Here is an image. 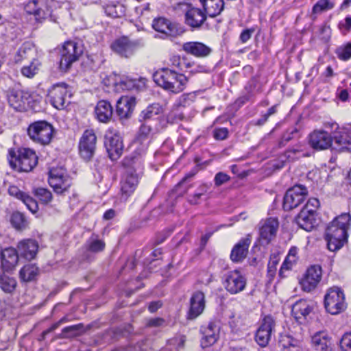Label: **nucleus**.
I'll use <instances>...</instances> for the list:
<instances>
[{"label":"nucleus","mask_w":351,"mask_h":351,"mask_svg":"<svg viewBox=\"0 0 351 351\" xmlns=\"http://www.w3.org/2000/svg\"><path fill=\"white\" fill-rule=\"evenodd\" d=\"M35 52L34 46L32 43L25 42L18 49L14 61L15 63H21L23 60L31 58Z\"/></svg>","instance_id":"e433bc0d"},{"label":"nucleus","mask_w":351,"mask_h":351,"mask_svg":"<svg viewBox=\"0 0 351 351\" xmlns=\"http://www.w3.org/2000/svg\"><path fill=\"white\" fill-rule=\"evenodd\" d=\"M21 201L32 213H36L38 211V205L37 202L27 194L25 193Z\"/></svg>","instance_id":"5fc2aeb1"},{"label":"nucleus","mask_w":351,"mask_h":351,"mask_svg":"<svg viewBox=\"0 0 351 351\" xmlns=\"http://www.w3.org/2000/svg\"><path fill=\"white\" fill-rule=\"evenodd\" d=\"M230 179V177L228 174L223 172H219L215 176V184L216 186H219L228 182Z\"/></svg>","instance_id":"bf43d9fd"},{"label":"nucleus","mask_w":351,"mask_h":351,"mask_svg":"<svg viewBox=\"0 0 351 351\" xmlns=\"http://www.w3.org/2000/svg\"><path fill=\"white\" fill-rule=\"evenodd\" d=\"M204 12L206 16L215 17L219 15L223 10L224 3L223 0H199Z\"/></svg>","instance_id":"473e14b6"},{"label":"nucleus","mask_w":351,"mask_h":351,"mask_svg":"<svg viewBox=\"0 0 351 351\" xmlns=\"http://www.w3.org/2000/svg\"><path fill=\"white\" fill-rule=\"evenodd\" d=\"M340 346L343 351H351V332L343 335L340 341Z\"/></svg>","instance_id":"13d9d810"},{"label":"nucleus","mask_w":351,"mask_h":351,"mask_svg":"<svg viewBox=\"0 0 351 351\" xmlns=\"http://www.w3.org/2000/svg\"><path fill=\"white\" fill-rule=\"evenodd\" d=\"M82 54V50L77 43L65 42L60 51V69L61 71H68L72 64L78 60Z\"/></svg>","instance_id":"1a4fd4ad"},{"label":"nucleus","mask_w":351,"mask_h":351,"mask_svg":"<svg viewBox=\"0 0 351 351\" xmlns=\"http://www.w3.org/2000/svg\"><path fill=\"white\" fill-rule=\"evenodd\" d=\"M38 273V267L34 264H27L20 270L19 278L22 282H27L35 280Z\"/></svg>","instance_id":"58836bf2"},{"label":"nucleus","mask_w":351,"mask_h":351,"mask_svg":"<svg viewBox=\"0 0 351 351\" xmlns=\"http://www.w3.org/2000/svg\"><path fill=\"white\" fill-rule=\"evenodd\" d=\"M332 143L334 149L339 152H351V129H339L334 134Z\"/></svg>","instance_id":"b1692460"},{"label":"nucleus","mask_w":351,"mask_h":351,"mask_svg":"<svg viewBox=\"0 0 351 351\" xmlns=\"http://www.w3.org/2000/svg\"><path fill=\"white\" fill-rule=\"evenodd\" d=\"M95 114L100 122L109 121L112 116V107L110 102L105 100L99 101L95 107Z\"/></svg>","instance_id":"f704fd0d"},{"label":"nucleus","mask_w":351,"mask_h":351,"mask_svg":"<svg viewBox=\"0 0 351 351\" xmlns=\"http://www.w3.org/2000/svg\"><path fill=\"white\" fill-rule=\"evenodd\" d=\"M106 12L112 17H120L123 12V6L121 5L109 6Z\"/></svg>","instance_id":"052dcab7"},{"label":"nucleus","mask_w":351,"mask_h":351,"mask_svg":"<svg viewBox=\"0 0 351 351\" xmlns=\"http://www.w3.org/2000/svg\"><path fill=\"white\" fill-rule=\"evenodd\" d=\"M108 80L112 82V83L108 84V86L112 85L117 92L125 90H141L145 86L146 82V80L143 77L136 79L129 76L117 75L116 74L110 75Z\"/></svg>","instance_id":"6e6552de"},{"label":"nucleus","mask_w":351,"mask_h":351,"mask_svg":"<svg viewBox=\"0 0 351 351\" xmlns=\"http://www.w3.org/2000/svg\"><path fill=\"white\" fill-rule=\"evenodd\" d=\"M300 152L298 149H292L287 150L284 155L280 156V164L276 163L274 165V167L276 169H280L284 167L287 160H293L297 158L296 155Z\"/></svg>","instance_id":"a18cd8bd"},{"label":"nucleus","mask_w":351,"mask_h":351,"mask_svg":"<svg viewBox=\"0 0 351 351\" xmlns=\"http://www.w3.org/2000/svg\"><path fill=\"white\" fill-rule=\"evenodd\" d=\"M322 267L315 265L310 267L300 281L302 289L306 292L315 289L322 278Z\"/></svg>","instance_id":"412c9836"},{"label":"nucleus","mask_w":351,"mask_h":351,"mask_svg":"<svg viewBox=\"0 0 351 351\" xmlns=\"http://www.w3.org/2000/svg\"><path fill=\"white\" fill-rule=\"evenodd\" d=\"M250 244V240L243 239L239 241L232 250L230 258L234 263L241 262L248 253V248Z\"/></svg>","instance_id":"2f4dec72"},{"label":"nucleus","mask_w":351,"mask_h":351,"mask_svg":"<svg viewBox=\"0 0 351 351\" xmlns=\"http://www.w3.org/2000/svg\"><path fill=\"white\" fill-rule=\"evenodd\" d=\"M162 112V106L159 104L154 103L148 106L145 109L142 110L139 116V120L140 121L147 123L148 121L154 119Z\"/></svg>","instance_id":"4c0bfd02"},{"label":"nucleus","mask_w":351,"mask_h":351,"mask_svg":"<svg viewBox=\"0 0 351 351\" xmlns=\"http://www.w3.org/2000/svg\"><path fill=\"white\" fill-rule=\"evenodd\" d=\"M205 308V295L202 291L195 292L190 300L188 318L193 319L201 315Z\"/></svg>","instance_id":"bb28decb"},{"label":"nucleus","mask_w":351,"mask_h":351,"mask_svg":"<svg viewBox=\"0 0 351 351\" xmlns=\"http://www.w3.org/2000/svg\"><path fill=\"white\" fill-rule=\"evenodd\" d=\"M298 247L293 246L290 248L288 254L286 256L285 260L284 261L279 271V275L280 276H282L284 270H290L293 265L297 263L298 260Z\"/></svg>","instance_id":"ea45409f"},{"label":"nucleus","mask_w":351,"mask_h":351,"mask_svg":"<svg viewBox=\"0 0 351 351\" xmlns=\"http://www.w3.org/2000/svg\"><path fill=\"white\" fill-rule=\"evenodd\" d=\"M18 252L21 256L26 259L34 258L38 249V243L33 239H25L18 244Z\"/></svg>","instance_id":"c756f323"},{"label":"nucleus","mask_w":351,"mask_h":351,"mask_svg":"<svg viewBox=\"0 0 351 351\" xmlns=\"http://www.w3.org/2000/svg\"><path fill=\"white\" fill-rule=\"evenodd\" d=\"M296 223L307 232L311 231L317 225L315 215L300 211L295 217Z\"/></svg>","instance_id":"c9c22d12"},{"label":"nucleus","mask_w":351,"mask_h":351,"mask_svg":"<svg viewBox=\"0 0 351 351\" xmlns=\"http://www.w3.org/2000/svg\"><path fill=\"white\" fill-rule=\"evenodd\" d=\"M51 105L57 109H64L70 101L68 99L71 93L65 83H59L53 85L48 90L47 95Z\"/></svg>","instance_id":"9b49d317"},{"label":"nucleus","mask_w":351,"mask_h":351,"mask_svg":"<svg viewBox=\"0 0 351 351\" xmlns=\"http://www.w3.org/2000/svg\"><path fill=\"white\" fill-rule=\"evenodd\" d=\"M7 97L10 106L16 110H27L30 99V95L27 92L12 89L8 91Z\"/></svg>","instance_id":"5701e85b"},{"label":"nucleus","mask_w":351,"mask_h":351,"mask_svg":"<svg viewBox=\"0 0 351 351\" xmlns=\"http://www.w3.org/2000/svg\"><path fill=\"white\" fill-rule=\"evenodd\" d=\"M206 189L204 186H202L201 191L199 193H195L189 198V202L191 204H199V200L201 197L206 193Z\"/></svg>","instance_id":"774afa93"},{"label":"nucleus","mask_w":351,"mask_h":351,"mask_svg":"<svg viewBox=\"0 0 351 351\" xmlns=\"http://www.w3.org/2000/svg\"><path fill=\"white\" fill-rule=\"evenodd\" d=\"M152 132V128L150 125L147 124V122L141 124L138 134L137 136V141L139 143H143L144 141H146L149 137L151 133Z\"/></svg>","instance_id":"3c124183"},{"label":"nucleus","mask_w":351,"mask_h":351,"mask_svg":"<svg viewBox=\"0 0 351 351\" xmlns=\"http://www.w3.org/2000/svg\"><path fill=\"white\" fill-rule=\"evenodd\" d=\"M21 201L32 213H36L38 211V205L37 202L27 194L25 193Z\"/></svg>","instance_id":"6e6d98bb"},{"label":"nucleus","mask_w":351,"mask_h":351,"mask_svg":"<svg viewBox=\"0 0 351 351\" xmlns=\"http://www.w3.org/2000/svg\"><path fill=\"white\" fill-rule=\"evenodd\" d=\"M97 137L93 130L84 132L79 143L80 154L82 158L89 160L93 156L95 149Z\"/></svg>","instance_id":"f3484780"},{"label":"nucleus","mask_w":351,"mask_h":351,"mask_svg":"<svg viewBox=\"0 0 351 351\" xmlns=\"http://www.w3.org/2000/svg\"><path fill=\"white\" fill-rule=\"evenodd\" d=\"M223 285L231 294L242 291L246 286V279L238 270L231 271L226 276Z\"/></svg>","instance_id":"6ab92c4d"},{"label":"nucleus","mask_w":351,"mask_h":351,"mask_svg":"<svg viewBox=\"0 0 351 351\" xmlns=\"http://www.w3.org/2000/svg\"><path fill=\"white\" fill-rule=\"evenodd\" d=\"M279 257L278 255L272 254L269 258V261L267 265V276L269 280H271L276 274L277 265L279 263Z\"/></svg>","instance_id":"09e8293b"},{"label":"nucleus","mask_w":351,"mask_h":351,"mask_svg":"<svg viewBox=\"0 0 351 351\" xmlns=\"http://www.w3.org/2000/svg\"><path fill=\"white\" fill-rule=\"evenodd\" d=\"M313 346L317 350L330 351V339L328 334L324 331L316 332L311 338Z\"/></svg>","instance_id":"72a5a7b5"},{"label":"nucleus","mask_w":351,"mask_h":351,"mask_svg":"<svg viewBox=\"0 0 351 351\" xmlns=\"http://www.w3.org/2000/svg\"><path fill=\"white\" fill-rule=\"evenodd\" d=\"M207 16L201 9L187 5L184 14V22L192 29H199L204 24Z\"/></svg>","instance_id":"aec40b11"},{"label":"nucleus","mask_w":351,"mask_h":351,"mask_svg":"<svg viewBox=\"0 0 351 351\" xmlns=\"http://www.w3.org/2000/svg\"><path fill=\"white\" fill-rule=\"evenodd\" d=\"M27 134L34 142L46 145L51 141L54 129L51 124L45 121H37L29 125Z\"/></svg>","instance_id":"39448f33"},{"label":"nucleus","mask_w":351,"mask_h":351,"mask_svg":"<svg viewBox=\"0 0 351 351\" xmlns=\"http://www.w3.org/2000/svg\"><path fill=\"white\" fill-rule=\"evenodd\" d=\"M319 206V202L317 198H311L308 200L301 211L306 212L308 214L316 215V210Z\"/></svg>","instance_id":"864d4df0"},{"label":"nucleus","mask_w":351,"mask_h":351,"mask_svg":"<svg viewBox=\"0 0 351 351\" xmlns=\"http://www.w3.org/2000/svg\"><path fill=\"white\" fill-rule=\"evenodd\" d=\"M335 7V3L330 0H319L313 7V14H319L322 12L331 10Z\"/></svg>","instance_id":"49530a36"},{"label":"nucleus","mask_w":351,"mask_h":351,"mask_svg":"<svg viewBox=\"0 0 351 351\" xmlns=\"http://www.w3.org/2000/svg\"><path fill=\"white\" fill-rule=\"evenodd\" d=\"M228 134V130L226 128H220L215 129L214 131V137L217 140H224L227 138Z\"/></svg>","instance_id":"680f3d73"},{"label":"nucleus","mask_w":351,"mask_h":351,"mask_svg":"<svg viewBox=\"0 0 351 351\" xmlns=\"http://www.w3.org/2000/svg\"><path fill=\"white\" fill-rule=\"evenodd\" d=\"M219 325L217 322H209L208 324L202 328V338L201 345L203 348L213 345L218 339L219 335Z\"/></svg>","instance_id":"393cba45"},{"label":"nucleus","mask_w":351,"mask_h":351,"mask_svg":"<svg viewBox=\"0 0 351 351\" xmlns=\"http://www.w3.org/2000/svg\"><path fill=\"white\" fill-rule=\"evenodd\" d=\"M136 105L134 97H121L117 102L116 112L120 119L128 118Z\"/></svg>","instance_id":"c85d7f7f"},{"label":"nucleus","mask_w":351,"mask_h":351,"mask_svg":"<svg viewBox=\"0 0 351 351\" xmlns=\"http://www.w3.org/2000/svg\"><path fill=\"white\" fill-rule=\"evenodd\" d=\"M170 62L171 65L177 68L179 71L183 70V65L185 64L184 60H182L180 56H173L171 58Z\"/></svg>","instance_id":"0e129e2a"},{"label":"nucleus","mask_w":351,"mask_h":351,"mask_svg":"<svg viewBox=\"0 0 351 351\" xmlns=\"http://www.w3.org/2000/svg\"><path fill=\"white\" fill-rule=\"evenodd\" d=\"M104 145L112 160H118L123 154V145L122 138L119 132L109 128L105 134Z\"/></svg>","instance_id":"9d476101"},{"label":"nucleus","mask_w":351,"mask_h":351,"mask_svg":"<svg viewBox=\"0 0 351 351\" xmlns=\"http://www.w3.org/2000/svg\"><path fill=\"white\" fill-rule=\"evenodd\" d=\"M298 133V130L294 128L291 130H287L285 132L279 141V147L285 146L289 141L293 139L295 135Z\"/></svg>","instance_id":"4d7b16f0"},{"label":"nucleus","mask_w":351,"mask_h":351,"mask_svg":"<svg viewBox=\"0 0 351 351\" xmlns=\"http://www.w3.org/2000/svg\"><path fill=\"white\" fill-rule=\"evenodd\" d=\"M308 143L315 150H325L332 145V136L322 130H315L308 136Z\"/></svg>","instance_id":"a211bd4d"},{"label":"nucleus","mask_w":351,"mask_h":351,"mask_svg":"<svg viewBox=\"0 0 351 351\" xmlns=\"http://www.w3.org/2000/svg\"><path fill=\"white\" fill-rule=\"evenodd\" d=\"M307 194V189L301 184L295 185L288 189L284 196V209L290 210L296 208L305 199Z\"/></svg>","instance_id":"ddd939ff"},{"label":"nucleus","mask_w":351,"mask_h":351,"mask_svg":"<svg viewBox=\"0 0 351 351\" xmlns=\"http://www.w3.org/2000/svg\"><path fill=\"white\" fill-rule=\"evenodd\" d=\"M337 58L343 61H347L351 58V43H348L346 45L339 46L335 50Z\"/></svg>","instance_id":"de8ad7c7"},{"label":"nucleus","mask_w":351,"mask_h":351,"mask_svg":"<svg viewBox=\"0 0 351 351\" xmlns=\"http://www.w3.org/2000/svg\"><path fill=\"white\" fill-rule=\"evenodd\" d=\"M183 50L196 57H206L211 52V49L199 42H188L183 45Z\"/></svg>","instance_id":"7c9ffc66"},{"label":"nucleus","mask_w":351,"mask_h":351,"mask_svg":"<svg viewBox=\"0 0 351 351\" xmlns=\"http://www.w3.org/2000/svg\"><path fill=\"white\" fill-rule=\"evenodd\" d=\"M147 148V144L144 145L138 154L139 156L143 154ZM124 165L128 167V169L121 182V199L126 201L134 192L139 182V176L136 171L142 169L141 157L136 156L127 157L124 160Z\"/></svg>","instance_id":"f257e3e1"},{"label":"nucleus","mask_w":351,"mask_h":351,"mask_svg":"<svg viewBox=\"0 0 351 351\" xmlns=\"http://www.w3.org/2000/svg\"><path fill=\"white\" fill-rule=\"evenodd\" d=\"M313 304L306 300H300L292 306L291 313L295 319L302 324L313 311Z\"/></svg>","instance_id":"a878e982"},{"label":"nucleus","mask_w":351,"mask_h":351,"mask_svg":"<svg viewBox=\"0 0 351 351\" xmlns=\"http://www.w3.org/2000/svg\"><path fill=\"white\" fill-rule=\"evenodd\" d=\"M105 243L97 237L93 235L86 243V249L88 252L97 253L104 250Z\"/></svg>","instance_id":"37998d69"},{"label":"nucleus","mask_w":351,"mask_h":351,"mask_svg":"<svg viewBox=\"0 0 351 351\" xmlns=\"http://www.w3.org/2000/svg\"><path fill=\"white\" fill-rule=\"evenodd\" d=\"M254 32V29H253V28L246 29L243 30L241 33L240 37H239L241 43H245L247 41H248L251 38Z\"/></svg>","instance_id":"338daca9"},{"label":"nucleus","mask_w":351,"mask_h":351,"mask_svg":"<svg viewBox=\"0 0 351 351\" xmlns=\"http://www.w3.org/2000/svg\"><path fill=\"white\" fill-rule=\"evenodd\" d=\"M35 195L45 204L49 203L52 199V193L45 188H38L34 190Z\"/></svg>","instance_id":"8fccbe9b"},{"label":"nucleus","mask_w":351,"mask_h":351,"mask_svg":"<svg viewBox=\"0 0 351 351\" xmlns=\"http://www.w3.org/2000/svg\"><path fill=\"white\" fill-rule=\"evenodd\" d=\"M49 184L58 194H62L71 185V179L63 168H53L49 173Z\"/></svg>","instance_id":"f8f14e48"},{"label":"nucleus","mask_w":351,"mask_h":351,"mask_svg":"<svg viewBox=\"0 0 351 351\" xmlns=\"http://www.w3.org/2000/svg\"><path fill=\"white\" fill-rule=\"evenodd\" d=\"M184 341L183 336H178L169 339L168 343L171 346H176V348H180L183 347Z\"/></svg>","instance_id":"69168bd1"},{"label":"nucleus","mask_w":351,"mask_h":351,"mask_svg":"<svg viewBox=\"0 0 351 351\" xmlns=\"http://www.w3.org/2000/svg\"><path fill=\"white\" fill-rule=\"evenodd\" d=\"M350 221V214L343 213L337 217L327 227L325 239L330 251L335 252L343 247L347 241Z\"/></svg>","instance_id":"f03ea898"},{"label":"nucleus","mask_w":351,"mask_h":351,"mask_svg":"<svg viewBox=\"0 0 351 351\" xmlns=\"http://www.w3.org/2000/svg\"><path fill=\"white\" fill-rule=\"evenodd\" d=\"M154 81L164 90L178 94L186 87L189 78L174 69L162 68L153 75Z\"/></svg>","instance_id":"7ed1b4c3"},{"label":"nucleus","mask_w":351,"mask_h":351,"mask_svg":"<svg viewBox=\"0 0 351 351\" xmlns=\"http://www.w3.org/2000/svg\"><path fill=\"white\" fill-rule=\"evenodd\" d=\"M10 221L13 227L16 230H23L27 226V221L25 216L20 212L13 213Z\"/></svg>","instance_id":"c03bdc74"},{"label":"nucleus","mask_w":351,"mask_h":351,"mask_svg":"<svg viewBox=\"0 0 351 351\" xmlns=\"http://www.w3.org/2000/svg\"><path fill=\"white\" fill-rule=\"evenodd\" d=\"M324 306L327 312L337 315L346 308L345 295L339 287H332L328 290L324 297Z\"/></svg>","instance_id":"0eeeda50"},{"label":"nucleus","mask_w":351,"mask_h":351,"mask_svg":"<svg viewBox=\"0 0 351 351\" xmlns=\"http://www.w3.org/2000/svg\"><path fill=\"white\" fill-rule=\"evenodd\" d=\"M84 331L83 324H77L64 328L58 338H71L80 335Z\"/></svg>","instance_id":"79ce46f5"},{"label":"nucleus","mask_w":351,"mask_h":351,"mask_svg":"<svg viewBox=\"0 0 351 351\" xmlns=\"http://www.w3.org/2000/svg\"><path fill=\"white\" fill-rule=\"evenodd\" d=\"M278 228L277 218L270 217L267 219L260 228L259 241L261 245H268L276 235Z\"/></svg>","instance_id":"4be33fe9"},{"label":"nucleus","mask_w":351,"mask_h":351,"mask_svg":"<svg viewBox=\"0 0 351 351\" xmlns=\"http://www.w3.org/2000/svg\"><path fill=\"white\" fill-rule=\"evenodd\" d=\"M19 252L13 247H8L1 252V267L3 271L12 270L18 263Z\"/></svg>","instance_id":"cd10ccee"},{"label":"nucleus","mask_w":351,"mask_h":351,"mask_svg":"<svg viewBox=\"0 0 351 351\" xmlns=\"http://www.w3.org/2000/svg\"><path fill=\"white\" fill-rule=\"evenodd\" d=\"M275 326L276 322L272 316L266 315L263 318L255 336V340L260 346L265 347L269 343Z\"/></svg>","instance_id":"2eb2a0df"},{"label":"nucleus","mask_w":351,"mask_h":351,"mask_svg":"<svg viewBox=\"0 0 351 351\" xmlns=\"http://www.w3.org/2000/svg\"><path fill=\"white\" fill-rule=\"evenodd\" d=\"M280 342L285 351H293L298 346V340L289 336L283 337Z\"/></svg>","instance_id":"603ef678"},{"label":"nucleus","mask_w":351,"mask_h":351,"mask_svg":"<svg viewBox=\"0 0 351 351\" xmlns=\"http://www.w3.org/2000/svg\"><path fill=\"white\" fill-rule=\"evenodd\" d=\"M8 193L10 195L14 196L21 200H22L23 197L25 195V193L21 191L17 186L14 185L9 187Z\"/></svg>","instance_id":"e2e57ef3"},{"label":"nucleus","mask_w":351,"mask_h":351,"mask_svg":"<svg viewBox=\"0 0 351 351\" xmlns=\"http://www.w3.org/2000/svg\"><path fill=\"white\" fill-rule=\"evenodd\" d=\"M145 45V40L143 38L130 39L123 36L115 39L110 45L113 52L121 58H129L132 56L135 51L140 47Z\"/></svg>","instance_id":"423d86ee"},{"label":"nucleus","mask_w":351,"mask_h":351,"mask_svg":"<svg viewBox=\"0 0 351 351\" xmlns=\"http://www.w3.org/2000/svg\"><path fill=\"white\" fill-rule=\"evenodd\" d=\"M52 0H32L25 6V11L34 14L35 19L40 21L51 15L52 12Z\"/></svg>","instance_id":"4468645a"},{"label":"nucleus","mask_w":351,"mask_h":351,"mask_svg":"<svg viewBox=\"0 0 351 351\" xmlns=\"http://www.w3.org/2000/svg\"><path fill=\"white\" fill-rule=\"evenodd\" d=\"M40 66L41 63L38 59L32 58L28 64L21 69V73L25 77L32 78L38 73Z\"/></svg>","instance_id":"a19ab883"},{"label":"nucleus","mask_w":351,"mask_h":351,"mask_svg":"<svg viewBox=\"0 0 351 351\" xmlns=\"http://www.w3.org/2000/svg\"><path fill=\"white\" fill-rule=\"evenodd\" d=\"M152 27L156 32L162 34L161 37L163 38L175 37L182 33V30L177 23H172L163 17L155 19L152 22Z\"/></svg>","instance_id":"dca6fc26"},{"label":"nucleus","mask_w":351,"mask_h":351,"mask_svg":"<svg viewBox=\"0 0 351 351\" xmlns=\"http://www.w3.org/2000/svg\"><path fill=\"white\" fill-rule=\"evenodd\" d=\"M8 157L10 166L19 171H31L38 163L36 152L29 148L10 149Z\"/></svg>","instance_id":"20e7f679"}]
</instances>
